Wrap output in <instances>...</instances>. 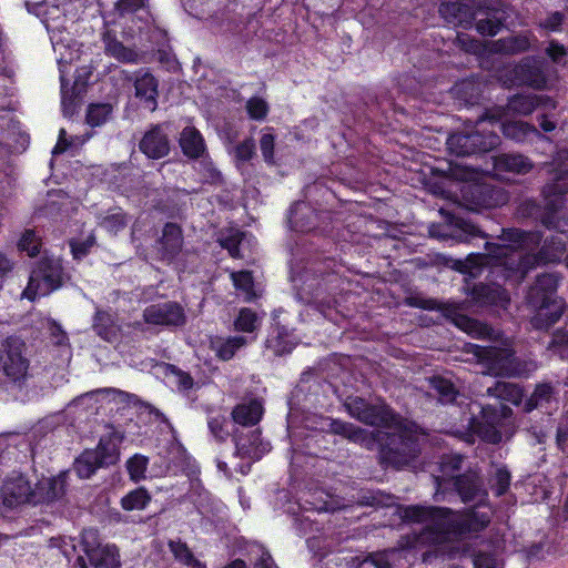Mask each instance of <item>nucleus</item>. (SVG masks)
<instances>
[{
  "instance_id": "f257e3e1",
  "label": "nucleus",
  "mask_w": 568,
  "mask_h": 568,
  "mask_svg": "<svg viewBox=\"0 0 568 568\" xmlns=\"http://www.w3.org/2000/svg\"><path fill=\"white\" fill-rule=\"evenodd\" d=\"M348 414L359 422L378 429L368 432L341 419L324 418L321 429L339 435L367 449H379L385 462L402 467L415 455V444L398 433L400 420L386 404H369L361 397H348L345 402Z\"/></svg>"
},
{
  "instance_id": "f03ea898",
  "label": "nucleus",
  "mask_w": 568,
  "mask_h": 568,
  "mask_svg": "<svg viewBox=\"0 0 568 568\" xmlns=\"http://www.w3.org/2000/svg\"><path fill=\"white\" fill-rule=\"evenodd\" d=\"M399 516L407 523L425 524L420 541L436 546L440 552L455 549L450 544L466 534L483 530L490 523L488 513L471 510L460 514L444 507L422 505L403 507Z\"/></svg>"
},
{
  "instance_id": "7ed1b4c3",
  "label": "nucleus",
  "mask_w": 568,
  "mask_h": 568,
  "mask_svg": "<svg viewBox=\"0 0 568 568\" xmlns=\"http://www.w3.org/2000/svg\"><path fill=\"white\" fill-rule=\"evenodd\" d=\"M559 234L546 239L538 253H532L541 242L539 232H526L519 229H503L500 240L503 244L487 243L490 254L500 258L509 255L513 265H516V273L520 281L527 273L540 264L556 263L560 261L568 242V235L561 229L559 219Z\"/></svg>"
},
{
  "instance_id": "20e7f679",
  "label": "nucleus",
  "mask_w": 568,
  "mask_h": 568,
  "mask_svg": "<svg viewBox=\"0 0 568 568\" xmlns=\"http://www.w3.org/2000/svg\"><path fill=\"white\" fill-rule=\"evenodd\" d=\"M300 281V298L314 304L324 316H327L326 308L331 310L336 304L335 295L344 283L341 267H337L332 258L314 261L305 268Z\"/></svg>"
},
{
  "instance_id": "39448f33",
  "label": "nucleus",
  "mask_w": 568,
  "mask_h": 568,
  "mask_svg": "<svg viewBox=\"0 0 568 568\" xmlns=\"http://www.w3.org/2000/svg\"><path fill=\"white\" fill-rule=\"evenodd\" d=\"M487 243H485V247L487 253L483 255H476L474 257H469L467 264L465 265L464 272L468 273L471 277H477L485 271V264H489V260H495V265L493 266L490 273L493 274L494 281L489 284L478 283L471 287V298L479 306L486 305H500L505 306L509 302V297L507 292L501 287V284L497 281L498 277H503L504 281L515 276L517 280L519 278V274L516 273V265H513L509 255L501 256L500 258L494 257L489 248L487 247Z\"/></svg>"
},
{
  "instance_id": "423d86ee",
  "label": "nucleus",
  "mask_w": 568,
  "mask_h": 568,
  "mask_svg": "<svg viewBox=\"0 0 568 568\" xmlns=\"http://www.w3.org/2000/svg\"><path fill=\"white\" fill-rule=\"evenodd\" d=\"M504 115V109L493 108L486 110L475 121L467 120L464 130L448 136L447 145L449 151L457 156H468L491 151L500 143V138L493 130H487L486 124L494 125Z\"/></svg>"
},
{
  "instance_id": "0eeeda50",
  "label": "nucleus",
  "mask_w": 568,
  "mask_h": 568,
  "mask_svg": "<svg viewBox=\"0 0 568 568\" xmlns=\"http://www.w3.org/2000/svg\"><path fill=\"white\" fill-rule=\"evenodd\" d=\"M463 463L462 455H449L443 459V475L436 478L438 489L454 488L464 503H480L486 491L479 475L474 470L456 475L462 469Z\"/></svg>"
},
{
  "instance_id": "6e6552de",
  "label": "nucleus",
  "mask_w": 568,
  "mask_h": 568,
  "mask_svg": "<svg viewBox=\"0 0 568 568\" xmlns=\"http://www.w3.org/2000/svg\"><path fill=\"white\" fill-rule=\"evenodd\" d=\"M568 193V170L560 171L554 180L544 187L545 206L541 207L532 200L521 204V213L526 216L539 219L547 229H558L564 207L562 195Z\"/></svg>"
},
{
  "instance_id": "1a4fd4ad",
  "label": "nucleus",
  "mask_w": 568,
  "mask_h": 568,
  "mask_svg": "<svg viewBox=\"0 0 568 568\" xmlns=\"http://www.w3.org/2000/svg\"><path fill=\"white\" fill-rule=\"evenodd\" d=\"M68 280L69 275L64 271L61 260L43 255L34 263L22 297L36 301L39 297L48 296L61 288Z\"/></svg>"
},
{
  "instance_id": "9d476101",
  "label": "nucleus",
  "mask_w": 568,
  "mask_h": 568,
  "mask_svg": "<svg viewBox=\"0 0 568 568\" xmlns=\"http://www.w3.org/2000/svg\"><path fill=\"white\" fill-rule=\"evenodd\" d=\"M477 356L495 376L528 377L538 368L536 361L517 358L508 347L483 346Z\"/></svg>"
},
{
  "instance_id": "9b49d317",
  "label": "nucleus",
  "mask_w": 568,
  "mask_h": 568,
  "mask_svg": "<svg viewBox=\"0 0 568 568\" xmlns=\"http://www.w3.org/2000/svg\"><path fill=\"white\" fill-rule=\"evenodd\" d=\"M428 311H438L458 328L478 338L494 339L495 331L488 325L467 315L469 305L467 302H443L435 298H423L416 304Z\"/></svg>"
},
{
  "instance_id": "f8f14e48",
  "label": "nucleus",
  "mask_w": 568,
  "mask_h": 568,
  "mask_svg": "<svg viewBox=\"0 0 568 568\" xmlns=\"http://www.w3.org/2000/svg\"><path fill=\"white\" fill-rule=\"evenodd\" d=\"M83 556H78L75 566L79 568H121L120 552L113 544H102L95 529H84L81 536Z\"/></svg>"
},
{
  "instance_id": "ddd939ff",
  "label": "nucleus",
  "mask_w": 568,
  "mask_h": 568,
  "mask_svg": "<svg viewBox=\"0 0 568 568\" xmlns=\"http://www.w3.org/2000/svg\"><path fill=\"white\" fill-rule=\"evenodd\" d=\"M119 459L116 444L109 438H101L95 449L84 450L74 462L73 468L82 478H90L99 468L114 465Z\"/></svg>"
},
{
  "instance_id": "4468645a",
  "label": "nucleus",
  "mask_w": 568,
  "mask_h": 568,
  "mask_svg": "<svg viewBox=\"0 0 568 568\" xmlns=\"http://www.w3.org/2000/svg\"><path fill=\"white\" fill-rule=\"evenodd\" d=\"M30 359L26 343L16 336H9L0 349V367L13 382H20L28 375Z\"/></svg>"
},
{
  "instance_id": "2eb2a0df",
  "label": "nucleus",
  "mask_w": 568,
  "mask_h": 568,
  "mask_svg": "<svg viewBox=\"0 0 568 568\" xmlns=\"http://www.w3.org/2000/svg\"><path fill=\"white\" fill-rule=\"evenodd\" d=\"M0 499L4 507L12 509L24 504L37 505L39 497L36 494V487L32 488L22 473L12 471L6 476L0 486Z\"/></svg>"
},
{
  "instance_id": "dca6fc26",
  "label": "nucleus",
  "mask_w": 568,
  "mask_h": 568,
  "mask_svg": "<svg viewBox=\"0 0 568 568\" xmlns=\"http://www.w3.org/2000/svg\"><path fill=\"white\" fill-rule=\"evenodd\" d=\"M513 415V409L503 404L486 405L481 407V418L473 422V430L485 442L497 444L503 435L499 427Z\"/></svg>"
},
{
  "instance_id": "f3484780",
  "label": "nucleus",
  "mask_w": 568,
  "mask_h": 568,
  "mask_svg": "<svg viewBox=\"0 0 568 568\" xmlns=\"http://www.w3.org/2000/svg\"><path fill=\"white\" fill-rule=\"evenodd\" d=\"M143 320L150 325L172 328L183 326L186 323V315L182 305L168 301L145 307Z\"/></svg>"
},
{
  "instance_id": "a211bd4d",
  "label": "nucleus",
  "mask_w": 568,
  "mask_h": 568,
  "mask_svg": "<svg viewBox=\"0 0 568 568\" xmlns=\"http://www.w3.org/2000/svg\"><path fill=\"white\" fill-rule=\"evenodd\" d=\"M26 6L32 12L28 2ZM72 7L71 0H44L33 6V13L41 17L48 30H61L65 29L68 14L71 12Z\"/></svg>"
},
{
  "instance_id": "6ab92c4d",
  "label": "nucleus",
  "mask_w": 568,
  "mask_h": 568,
  "mask_svg": "<svg viewBox=\"0 0 568 568\" xmlns=\"http://www.w3.org/2000/svg\"><path fill=\"white\" fill-rule=\"evenodd\" d=\"M233 440L236 454L241 457L258 460L271 450V444L261 438L258 428H248L246 430L236 428L233 434Z\"/></svg>"
},
{
  "instance_id": "aec40b11",
  "label": "nucleus",
  "mask_w": 568,
  "mask_h": 568,
  "mask_svg": "<svg viewBox=\"0 0 568 568\" xmlns=\"http://www.w3.org/2000/svg\"><path fill=\"white\" fill-rule=\"evenodd\" d=\"M139 150L152 160L165 158L170 153V140L162 124L152 125L143 134Z\"/></svg>"
},
{
  "instance_id": "412c9836",
  "label": "nucleus",
  "mask_w": 568,
  "mask_h": 568,
  "mask_svg": "<svg viewBox=\"0 0 568 568\" xmlns=\"http://www.w3.org/2000/svg\"><path fill=\"white\" fill-rule=\"evenodd\" d=\"M135 97L142 106L153 112L158 108L159 81L149 69L142 68L134 73Z\"/></svg>"
},
{
  "instance_id": "4be33fe9",
  "label": "nucleus",
  "mask_w": 568,
  "mask_h": 568,
  "mask_svg": "<svg viewBox=\"0 0 568 568\" xmlns=\"http://www.w3.org/2000/svg\"><path fill=\"white\" fill-rule=\"evenodd\" d=\"M427 395L443 405H460L464 399L455 384L440 375L427 378Z\"/></svg>"
},
{
  "instance_id": "5701e85b",
  "label": "nucleus",
  "mask_w": 568,
  "mask_h": 568,
  "mask_svg": "<svg viewBox=\"0 0 568 568\" xmlns=\"http://www.w3.org/2000/svg\"><path fill=\"white\" fill-rule=\"evenodd\" d=\"M559 276L556 273H544L537 276L535 284L529 288L526 300L528 304H540L550 301H561L556 297Z\"/></svg>"
},
{
  "instance_id": "b1692460",
  "label": "nucleus",
  "mask_w": 568,
  "mask_h": 568,
  "mask_svg": "<svg viewBox=\"0 0 568 568\" xmlns=\"http://www.w3.org/2000/svg\"><path fill=\"white\" fill-rule=\"evenodd\" d=\"M183 234L181 227L175 223H166L163 226L162 235L156 242V250L161 258L168 262L173 261L182 251Z\"/></svg>"
},
{
  "instance_id": "393cba45",
  "label": "nucleus",
  "mask_w": 568,
  "mask_h": 568,
  "mask_svg": "<svg viewBox=\"0 0 568 568\" xmlns=\"http://www.w3.org/2000/svg\"><path fill=\"white\" fill-rule=\"evenodd\" d=\"M102 41L104 44V53L108 57L128 64H138L142 61L143 53L134 48L124 45L111 30H106L103 33Z\"/></svg>"
},
{
  "instance_id": "a878e982",
  "label": "nucleus",
  "mask_w": 568,
  "mask_h": 568,
  "mask_svg": "<svg viewBox=\"0 0 568 568\" xmlns=\"http://www.w3.org/2000/svg\"><path fill=\"white\" fill-rule=\"evenodd\" d=\"M536 308V313L531 318V325L536 329H548L556 324L565 310L564 301H550L540 304H529Z\"/></svg>"
},
{
  "instance_id": "bb28decb",
  "label": "nucleus",
  "mask_w": 568,
  "mask_h": 568,
  "mask_svg": "<svg viewBox=\"0 0 568 568\" xmlns=\"http://www.w3.org/2000/svg\"><path fill=\"white\" fill-rule=\"evenodd\" d=\"M253 338L245 336H213L210 338V349L221 361L232 359L239 351L244 348Z\"/></svg>"
},
{
  "instance_id": "cd10ccee",
  "label": "nucleus",
  "mask_w": 568,
  "mask_h": 568,
  "mask_svg": "<svg viewBox=\"0 0 568 568\" xmlns=\"http://www.w3.org/2000/svg\"><path fill=\"white\" fill-rule=\"evenodd\" d=\"M263 415V406L260 400L251 399L236 405L232 410V418L240 429H248L258 424Z\"/></svg>"
},
{
  "instance_id": "c85d7f7f",
  "label": "nucleus",
  "mask_w": 568,
  "mask_h": 568,
  "mask_svg": "<svg viewBox=\"0 0 568 568\" xmlns=\"http://www.w3.org/2000/svg\"><path fill=\"white\" fill-rule=\"evenodd\" d=\"M439 13L448 23L464 28H469L476 20V13L473 9L460 2L442 3Z\"/></svg>"
},
{
  "instance_id": "c756f323",
  "label": "nucleus",
  "mask_w": 568,
  "mask_h": 568,
  "mask_svg": "<svg viewBox=\"0 0 568 568\" xmlns=\"http://www.w3.org/2000/svg\"><path fill=\"white\" fill-rule=\"evenodd\" d=\"M67 477L68 475L62 473L55 478L40 480L36 485V494L39 497L37 504L50 503L62 498L67 490Z\"/></svg>"
},
{
  "instance_id": "7c9ffc66",
  "label": "nucleus",
  "mask_w": 568,
  "mask_h": 568,
  "mask_svg": "<svg viewBox=\"0 0 568 568\" xmlns=\"http://www.w3.org/2000/svg\"><path fill=\"white\" fill-rule=\"evenodd\" d=\"M517 78L529 87L540 89L547 83L544 65L535 59H526L516 68Z\"/></svg>"
},
{
  "instance_id": "2f4dec72",
  "label": "nucleus",
  "mask_w": 568,
  "mask_h": 568,
  "mask_svg": "<svg viewBox=\"0 0 568 568\" xmlns=\"http://www.w3.org/2000/svg\"><path fill=\"white\" fill-rule=\"evenodd\" d=\"M464 192V199H467V195L473 197V202L469 205L470 210H477L479 207H490L503 204L506 199L501 194H497L501 199H494L493 194L495 191L488 185L480 184H471L468 185Z\"/></svg>"
},
{
  "instance_id": "473e14b6",
  "label": "nucleus",
  "mask_w": 568,
  "mask_h": 568,
  "mask_svg": "<svg viewBox=\"0 0 568 568\" xmlns=\"http://www.w3.org/2000/svg\"><path fill=\"white\" fill-rule=\"evenodd\" d=\"M316 213L304 202L295 203L288 215V223L296 232H310L315 227Z\"/></svg>"
},
{
  "instance_id": "72a5a7b5",
  "label": "nucleus",
  "mask_w": 568,
  "mask_h": 568,
  "mask_svg": "<svg viewBox=\"0 0 568 568\" xmlns=\"http://www.w3.org/2000/svg\"><path fill=\"white\" fill-rule=\"evenodd\" d=\"M430 234L434 237L448 240L455 239L458 242H470L473 239L481 237L486 239L487 234L484 233L476 224L470 221L459 220L456 230L452 234L442 231L430 230Z\"/></svg>"
},
{
  "instance_id": "f704fd0d",
  "label": "nucleus",
  "mask_w": 568,
  "mask_h": 568,
  "mask_svg": "<svg viewBox=\"0 0 568 568\" xmlns=\"http://www.w3.org/2000/svg\"><path fill=\"white\" fill-rule=\"evenodd\" d=\"M494 166L500 172L525 174L532 168L528 158L518 153H503L494 158Z\"/></svg>"
},
{
  "instance_id": "c9c22d12",
  "label": "nucleus",
  "mask_w": 568,
  "mask_h": 568,
  "mask_svg": "<svg viewBox=\"0 0 568 568\" xmlns=\"http://www.w3.org/2000/svg\"><path fill=\"white\" fill-rule=\"evenodd\" d=\"M183 153L190 159H200L205 154L204 139L199 130L193 126L183 129L180 138Z\"/></svg>"
},
{
  "instance_id": "e433bc0d",
  "label": "nucleus",
  "mask_w": 568,
  "mask_h": 568,
  "mask_svg": "<svg viewBox=\"0 0 568 568\" xmlns=\"http://www.w3.org/2000/svg\"><path fill=\"white\" fill-rule=\"evenodd\" d=\"M105 395L110 402H114L115 404L122 405V407L129 406L131 404H135L138 400V397L133 394L126 393L121 389L116 388H104V389H98L95 392L87 393L82 396L77 397L71 402V406H80L84 404L85 400L91 399L94 395Z\"/></svg>"
},
{
  "instance_id": "4c0bfd02",
  "label": "nucleus",
  "mask_w": 568,
  "mask_h": 568,
  "mask_svg": "<svg viewBox=\"0 0 568 568\" xmlns=\"http://www.w3.org/2000/svg\"><path fill=\"white\" fill-rule=\"evenodd\" d=\"M501 119L496 124H499L504 135L508 139H511L516 142H524L528 140L530 136H539L538 130L526 122L523 121H508L503 122Z\"/></svg>"
},
{
  "instance_id": "58836bf2",
  "label": "nucleus",
  "mask_w": 568,
  "mask_h": 568,
  "mask_svg": "<svg viewBox=\"0 0 568 568\" xmlns=\"http://www.w3.org/2000/svg\"><path fill=\"white\" fill-rule=\"evenodd\" d=\"M486 394L514 405H519L524 396L521 387L509 382H496L486 389Z\"/></svg>"
},
{
  "instance_id": "ea45409f",
  "label": "nucleus",
  "mask_w": 568,
  "mask_h": 568,
  "mask_svg": "<svg viewBox=\"0 0 568 568\" xmlns=\"http://www.w3.org/2000/svg\"><path fill=\"white\" fill-rule=\"evenodd\" d=\"M505 110L506 118L508 112H513L520 115H528L538 108L537 94H517L508 100L506 108L500 106Z\"/></svg>"
},
{
  "instance_id": "a19ab883",
  "label": "nucleus",
  "mask_w": 568,
  "mask_h": 568,
  "mask_svg": "<svg viewBox=\"0 0 568 568\" xmlns=\"http://www.w3.org/2000/svg\"><path fill=\"white\" fill-rule=\"evenodd\" d=\"M456 99L462 101L465 105H474L478 103L481 90L480 84L473 80H464L453 88Z\"/></svg>"
},
{
  "instance_id": "79ce46f5",
  "label": "nucleus",
  "mask_w": 568,
  "mask_h": 568,
  "mask_svg": "<svg viewBox=\"0 0 568 568\" xmlns=\"http://www.w3.org/2000/svg\"><path fill=\"white\" fill-rule=\"evenodd\" d=\"M505 19V11H488L485 19L475 20L476 30L483 36H496L500 31Z\"/></svg>"
},
{
  "instance_id": "37998d69",
  "label": "nucleus",
  "mask_w": 568,
  "mask_h": 568,
  "mask_svg": "<svg viewBox=\"0 0 568 568\" xmlns=\"http://www.w3.org/2000/svg\"><path fill=\"white\" fill-rule=\"evenodd\" d=\"M93 329L106 342H112L116 336V328L113 325L112 317L106 312L98 311L95 313Z\"/></svg>"
},
{
  "instance_id": "c03bdc74",
  "label": "nucleus",
  "mask_w": 568,
  "mask_h": 568,
  "mask_svg": "<svg viewBox=\"0 0 568 568\" xmlns=\"http://www.w3.org/2000/svg\"><path fill=\"white\" fill-rule=\"evenodd\" d=\"M113 112L111 103H91L87 111V122L90 126L103 125Z\"/></svg>"
},
{
  "instance_id": "a18cd8bd",
  "label": "nucleus",
  "mask_w": 568,
  "mask_h": 568,
  "mask_svg": "<svg viewBox=\"0 0 568 568\" xmlns=\"http://www.w3.org/2000/svg\"><path fill=\"white\" fill-rule=\"evenodd\" d=\"M554 388L549 383L538 384L531 396L525 402V412L529 413L538 406H541L545 403H549Z\"/></svg>"
},
{
  "instance_id": "49530a36",
  "label": "nucleus",
  "mask_w": 568,
  "mask_h": 568,
  "mask_svg": "<svg viewBox=\"0 0 568 568\" xmlns=\"http://www.w3.org/2000/svg\"><path fill=\"white\" fill-rule=\"evenodd\" d=\"M150 500L151 496L149 493L144 488H138L125 495L121 500V505L125 510H140L144 509Z\"/></svg>"
},
{
  "instance_id": "de8ad7c7",
  "label": "nucleus",
  "mask_w": 568,
  "mask_h": 568,
  "mask_svg": "<svg viewBox=\"0 0 568 568\" xmlns=\"http://www.w3.org/2000/svg\"><path fill=\"white\" fill-rule=\"evenodd\" d=\"M260 325L257 314L250 308H242L234 322L236 331L253 333Z\"/></svg>"
},
{
  "instance_id": "09e8293b",
  "label": "nucleus",
  "mask_w": 568,
  "mask_h": 568,
  "mask_svg": "<svg viewBox=\"0 0 568 568\" xmlns=\"http://www.w3.org/2000/svg\"><path fill=\"white\" fill-rule=\"evenodd\" d=\"M41 244V239L36 234V232L27 230L23 232L18 243V247L20 251L26 252L32 257L40 253Z\"/></svg>"
},
{
  "instance_id": "8fccbe9b",
  "label": "nucleus",
  "mask_w": 568,
  "mask_h": 568,
  "mask_svg": "<svg viewBox=\"0 0 568 568\" xmlns=\"http://www.w3.org/2000/svg\"><path fill=\"white\" fill-rule=\"evenodd\" d=\"M149 459L143 455H134L126 462V469L130 474L131 479L139 481L145 478V470L148 467Z\"/></svg>"
},
{
  "instance_id": "3c124183",
  "label": "nucleus",
  "mask_w": 568,
  "mask_h": 568,
  "mask_svg": "<svg viewBox=\"0 0 568 568\" xmlns=\"http://www.w3.org/2000/svg\"><path fill=\"white\" fill-rule=\"evenodd\" d=\"M510 473L506 467H499L495 470L491 479V489L496 496H503L510 485Z\"/></svg>"
},
{
  "instance_id": "603ef678",
  "label": "nucleus",
  "mask_w": 568,
  "mask_h": 568,
  "mask_svg": "<svg viewBox=\"0 0 568 568\" xmlns=\"http://www.w3.org/2000/svg\"><path fill=\"white\" fill-rule=\"evenodd\" d=\"M548 351L560 358H566L568 356V332L556 331L548 345Z\"/></svg>"
},
{
  "instance_id": "864d4df0",
  "label": "nucleus",
  "mask_w": 568,
  "mask_h": 568,
  "mask_svg": "<svg viewBox=\"0 0 568 568\" xmlns=\"http://www.w3.org/2000/svg\"><path fill=\"white\" fill-rule=\"evenodd\" d=\"M233 284L237 290H241L246 294V298L250 301L255 294L253 292V277L251 272L241 271L232 273Z\"/></svg>"
},
{
  "instance_id": "5fc2aeb1",
  "label": "nucleus",
  "mask_w": 568,
  "mask_h": 568,
  "mask_svg": "<svg viewBox=\"0 0 568 568\" xmlns=\"http://www.w3.org/2000/svg\"><path fill=\"white\" fill-rule=\"evenodd\" d=\"M244 239V233L234 231L220 240L221 246L226 248L232 257H241L240 245Z\"/></svg>"
},
{
  "instance_id": "6e6d98bb",
  "label": "nucleus",
  "mask_w": 568,
  "mask_h": 568,
  "mask_svg": "<svg viewBox=\"0 0 568 568\" xmlns=\"http://www.w3.org/2000/svg\"><path fill=\"white\" fill-rule=\"evenodd\" d=\"M546 54L549 57V59L558 64V65H565L567 62L568 57V50L565 45L559 43L557 40H550L548 42V47L545 50Z\"/></svg>"
},
{
  "instance_id": "4d7b16f0",
  "label": "nucleus",
  "mask_w": 568,
  "mask_h": 568,
  "mask_svg": "<svg viewBox=\"0 0 568 568\" xmlns=\"http://www.w3.org/2000/svg\"><path fill=\"white\" fill-rule=\"evenodd\" d=\"M246 110L250 118L263 120L267 115L268 105L263 99L254 97L246 102Z\"/></svg>"
},
{
  "instance_id": "13d9d810",
  "label": "nucleus",
  "mask_w": 568,
  "mask_h": 568,
  "mask_svg": "<svg viewBox=\"0 0 568 568\" xmlns=\"http://www.w3.org/2000/svg\"><path fill=\"white\" fill-rule=\"evenodd\" d=\"M361 503L373 507H389L394 504V497L390 495H384L381 491H373L362 496Z\"/></svg>"
},
{
  "instance_id": "bf43d9fd",
  "label": "nucleus",
  "mask_w": 568,
  "mask_h": 568,
  "mask_svg": "<svg viewBox=\"0 0 568 568\" xmlns=\"http://www.w3.org/2000/svg\"><path fill=\"white\" fill-rule=\"evenodd\" d=\"M207 424H209L210 432L216 439L224 440L229 436L230 432L226 428L227 422H226L225 417H223V416L211 417L209 419Z\"/></svg>"
},
{
  "instance_id": "052dcab7",
  "label": "nucleus",
  "mask_w": 568,
  "mask_h": 568,
  "mask_svg": "<svg viewBox=\"0 0 568 568\" xmlns=\"http://www.w3.org/2000/svg\"><path fill=\"white\" fill-rule=\"evenodd\" d=\"M235 159L240 162L250 161L255 154V142L253 139H246L235 146Z\"/></svg>"
},
{
  "instance_id": "680f3d73",
  "label": "nucleus",
  "mask_w": 568,
  "mask_h": 568,
  "mask_svg": "<svg viewBox=\"0 0 568 568\" xmlns=\"http://www.w3.org/2000/svg\"><path fill=\"white\" fill-rule=\"evenodd\" d=\"M169 548L174 555L175 559L184 565L190 561L191 557L193 556V552L187 547V545L181 540H171L169 542Z\"/></svg>"
},
{
  "instance_id": "e2e57ef3",
  "label": "nucleus",
  "mask_w": 568,
  "mask_h": 568,
  "mask_svg": "<svg viewBox=\"0 0 568 568\" xmlns=\"http://www.w3.org/2000/svg\"><path fill=\"white\" fill-rule=\"evenodd\" d=\"M274 135L270 132H264L260 139V149L267 163L274 162Z\"/></svg>"
},
{
  "instance_id": "0e129e2a",
  "label": "nucleus",
  "mask_w": 568,
  "mask_h": 568,
  "mask_svg": "<svg viewBox=\"0 0 568 568\" xmlns=\"http://www.w3.org/2000/svg\"><path fill=\"white\" fill-rule=\"evenodd\" d=\"M45 328L48 329L53 343L55 345H64L68 342V335L62 329L61 325L54 320L48 318L45 321Z\"/></svg>"
},
{
  "instance_id": "69168bd1",
  "label": "nucleus",
  "mask_w": 568,
  "mask_h": 568,
  "mask_svg": "<svg viewBox=\"0 0 568 568\" xmlns=\"http://www.w3.org/2000/svg\"><path fill=\"white\" fill-rule=\"evenodd\" d=\"M207 491L203 488L201 481L199 479L191 480V487L189 491V497L200 509L203 507L204 501L207 499Z\"/></svg>"
},
{
  "instance_id": "338daca9",
  "label": "nucleus",
  "mask_w": 568,
  "mask_h": 568,
  "mask_svg": "<svg viewBox=\"0 0 568 568\" xmlns=\"http://www.w3.org/2000/svg\"><path fill=\"white\" fill-rule=\"evenodd\" d=\"M507 50L511 53L525 52L530 48V38L526 34H518L507 40Z\"/></svg>"
},
{
  "instance_id": "774afa93",
  "label": "nucleus",
  "mask_w": 568,
  "mask_h": 568,
  "mask_svg": "<svg viewBox=\"0 0 568 568\" xmlns=\"http://www.w3.org/2000/svg\"><path fill=\"white\" fill-rule=\"evenodd\" d=\"M564 20H565L564 13H561L559 11H555V12L550 13L544 21H541L539 23V26H540V28H542L547 31L556 32L561 29Z\"/></svg>"
}]
</instances>
